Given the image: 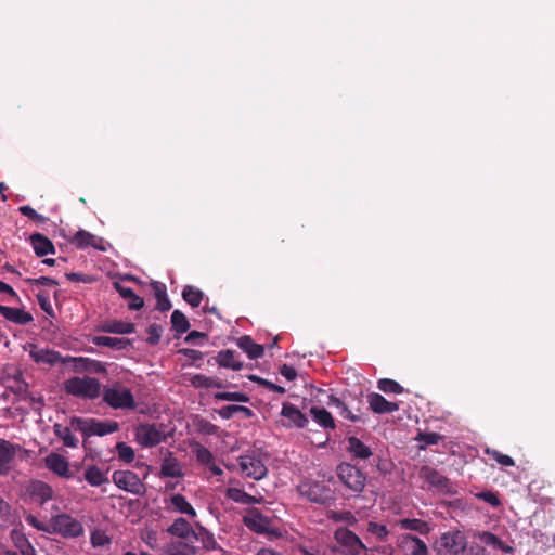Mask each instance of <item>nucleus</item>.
<instances>
[{"mask_svg":"<svg viewBox=\"0 0 555 555\" xmlns=\"http://www.w3.org/2000/svg\"><path fill=\"white\" fill-rule=\"evenodd\" d=\"M37 530L55 532L64 538H78L83 534L81 522L67 514L52 516L48 527L42 521L37 520Z\"/></svg>","mask_w":555,"mask_h":555,"instance_id":"obj_1","label":"nucleus"},{"mask_svg":"<svg viewBox=\"0 0 555 555\" xmlns=\"http://www.w3.org/2000/svg\"><path fill=\"white\" fill-rule=\"evenodd\" d=\"M73 427L82 434L83 437L105 436L119 429L116 421H102L93 417H73Z\"/></svg>","mask_w":555,"mask_h":555,"instance_id":"obj_2","label":"nucleus"},{"mask_svg":"<svg viewBox=\"0 0 555 555\" xmlns=\"http://www.w3.org/2000/svg\"><path fill=\"white\" fill-rule=\"evenodd\" d=\"M102 399L115 410H134L137 406L130 389L119 383L105 386L102 390Z\"/></svg>","mask_w":555,"mask_h":555,"instance_id":"obj_3","label":"nucleus"},{"mask_svg":"<svg viewBox=\"0 0 555 555\" xmlns=\"http://www.w3.org/2000/svg\"><path fill=\"white\" fill-rule=\"evenodd\" d=\"M334 540L338 547H334V553L343 555H362L366 552L365 544L351 530L346 527H339L334 531Z\"/></svg>","mask_w":555,"mask_h":555,"instance_id":"obj_4","label":"nucleus"},{"mask_svg":"<svg viewBox=\"0 0 555 555\" xmlns=\"http://www.w3.org/2000/svg\"><path fill=\"white\" fill-rule=\"evenodd\" d=\"M65 390L76 397L95 399L101 395V385L94 377L75 376L65 383Z\"/></svg>","mask_w":555,"mask_h":555,"instance_id":"obj_5","label":"nucleus"},{"mask_svg":"<svg viewBox=\"0 0 555 555\" xmlns=\"http://www.w3.org/2000/svg\"><path fill=\"white\" fill-rule=\"evenodd\" d=\"M297 490L300 495L313 503L328 504L335 500L333 490L323 481L305 480L298 485Z\"/></svg>","mask_w":555,"mask_h":555,"instance_id":"obj_6","label":"nucleus"},{"mask_svg":"<svg viewBox=\"0 0 555 555\" xmlns=\"http://www.w3.org/2000/svg\"><path fill=\"white\" fill-rule=\"evenodd\" d=\"M466 548L467 538L459 530L442 533L436 542L437 555H459Z\"/></svg>","mask_w":555,"mask_h":555,"instance_id":"obj_7","label":"nucleus"},{"mask_svg":"<svg viewBox=\"0 0 555 555\" xmlns=\"http://www.w3.org/2000/svg\"><path fill=\"white\" fill-rule=\"evenodd\" d=\"M244 525L253 532L267 537H280L279 529L275 527L271 517L261 514L257 509L250 511L243 518Z\"/></svg>","mask_w":555,"mask_h":555,"instance_id":"obj_8","label":"nucleus"},{"mask_svg":"<svg viewBox=\"0 0 555 555\" xmlns=\"http://www.w3.org/2000/svg\"><path fill=\"white\" fill-rule=\"evenodd\" d=\"M339 480L352 492L360 493L366 483V476L350 463H340L336 468Z\"/></svg>","mask_w":555,"mask_h":555,"instance_id":"obj_9","label":"nucleus"},{"mask_svg":"<svg viewBox=\"0 0 555 555\" xmlns=\"http://www.w3.org/2000/svg\"><path fill=\"white\" fill-rule=\"evenodd\" d=\"M418 476L428 485L429 489H435L444 494L454 493L453 485L449 478L440 474L434 467L428 465L422 466Z\"/></svg>","mask_w":555,"mask_h":555,"instance_id":"obj_10","label":"nucleus"},{"mask_svg":"<svg viewBox=\"0 0 555 555\" xmlns=\"http://www.w3.org/2000/svg\"><path fill=\"white\" fill-rule=\"evenodd\" d=\"M113 482L121 490L135 495L145 492V485L141 481L138 474L132 470H115L112 475Z\"/></svg>","mask_w":555,"mask_h":555,"instance_id":"obj_11","label":"nucleus"},{"mask_svg":"<svg viewBox=\"0 0 555 555\" xmlns=\"http://www.w3.org/2000/svg\"><path fill=\"white\" fill-rule=\"evenodd\" d=\"M237 461L242 473L248 478L260 480L268 474L267 466L255 452L241 455Z\"/></svg>","mask_w":555,"mask_h":555,"instance_id":"obj_12","label":"nucleus"},{"mask_svg":"<svg viewBox=\"0 0 555 555\" xmlns=\"http://www.w3.org/2000/svg\"><path fill=\"white\" fill-rule=\"evenodd\" d=\"M162 425L141 424L135 429V439L144 448H152L166 440Z\"/></svg>","mask_w":555,"mask_h":555,"instance_id":"obj_13","label":"nucleus"},{"mask_svg":"<svg viewBox=\"0 0 555 555\" xmlns=\"http://www.w3.org/2000/svg\"><path fill=\"white\" fill-rule=\"evenodd\" d=\"M69 243L78 249H85L87 247H93L96 250L105 251L104 240L93 235L86 230H79L69 240Z\"/></svg>","mask_w":555,"mask_h":555,"instance_id":"obj_14","label":"nucleus"},{"mask_svg":"<svg viewBox=\"0 0 555 555\" xmlns=\"http://www.w3.org/2000/svg\"><path fill=\"white\" fill-rule=\"evenodd\" d=\"M44 464L48 469L62 478H70L73 474L69 470V463L65 456L59 453H50L44 459Z\"/></svg>","mask_w":555,"mask_h":555,"instance_id":"obj_15","label":"nucleus"},{"mask_svg":"<svg viewBox=\"0 0 555 555\" xmlns=\"http://www.w3.org/2000/svg\"><path fill=\"white\" fill-rule=\"evenodd\" d=\"M168 533L171 535L183 539V542L192 543L197 539V534L190 525V522L184 518H177L170 527L167 529Z\"/></svg>","mask_w":555,"mask_h":555,"instance_id":"obj_16","label":"nucleus"},{"mask_svg":"<svg viewBox=\"0 0 555 555\" xmlns=\"http://www.w3.org/2000/svg\"><path fill=\"white\" fill-rule=\"evenodd\" d=\"M367 403L370 409L376 414L393 413L399 410L398 403L386 400L377 392H371L367 395Z\"/></svg>","mask_w":555,"mask_h":555,"instance_id":"obj_17","label":"nucleus"},{"mask_svg":"<svg viewBox=\"0 0 555 555\" xmlns=\"http://www.w3.org/2000/svg\"><path fill=\"white\" fill-rule=\"evenodd\" d=\"M401 546L408 555H428L426 543L411 533L401 535Z\"/></svg>","mask_w":555,"mask_h":555,"instance_id":"obj_18","label":"nucleus"},{"mask_svg":"<svg viewBox=\"0 0 555 555\" xmlns=\"http://www.w3.org/2000/svg\"><path fill=\"white\" fill-rule=\"evenodd\" d=\"M54 434L57 438H60L65 447L77 448L79 444V439L73 435V431H76L73 427V417L69 420L68 425L54 424L53 426Z\"/></svg>","mask_w":555,"mask_h":555,"instance_id":"obj_19","label":"nucleus"},{"mask_svg":"<svg viewBox=\"0 0 555 555\" xmlns=\"http://www.w3.org/2000/svg\"><path fill=\"white\" fill-rule=\"evenodd\" d=\"M16 450L15 444L0 438V475H4L10 470V464L16 454Z\"/></svg>","mask_w":555,"mask_h":555,"instance_id":"obj_20","label":"nucleus"},{"mask_svg":"<svg viewBox=\"0 0 555 555\" xmlns=\"http://www.w3.org/2000/svg\"><path fill=\"white\" fill-rule=\"evenodd\" d=\"M328 404L337 408L339 415L346 420L353 423L363 421L360 409H357V412H353L348 404L335 396H330Z\"/></svg>","mask_w":555,"mask_h":555,"instance_id":"obj_21","label":"nucleus"},{"mask_svg":"<svg viewBox=\"0 0 555 555\" xmlns=\"http://www.w3.org/2000/svg\"><path fill=\"white\" fill-rule=\"evenodd\" d=\"M281 415L286 417L294 426L298 428H304L308 424L307 416L292 403L283 404Z\"/></svg>","mask_w":555,"mask_h":555,"instance_id":"obj_22","label":"nucleus"},{"mask_svg":"<svg viewBox=\"0 0 555 555\" xmlns=\"http://www.w3.org/2000/svg\"><path fill=\"white\" fill-rule=\"evenodd\" d=\"M397 526L402 530L414 531L420 534L426 535L430 532L431 528L425 520L418 518H402L397 521Z\"/></svg>","mask_w":555,"mask_h":555,"instance_id":"obj_23","label":"nucleus"},{"mask_svg":"<svg viewBox=\"0 0 555 555\" xmlns=\"http://www.w3.org/2000/svg\"><path fill=\"white\" fill-rule=\"evenodd\" d=\"M115 289L126 300H128V308L131 310H139L144 306V300L138 296L130 287L124 286L119 282L114 283Z\"/></svg>","mask_w":555,"mask_h":555,"instance_id":"obj_24","label":"nucleus"},{"mask_svg":"<svg viewBox=\"0 0 555 555\" xmlns=\"http://www.w3.org/2000/svg\"><path fill=\"white\" fill-rule=\"evenodd\" d=\"M0 314L4 317L7 320L17 323V324H26L33 320L30 313L25 312L18 308H12L0 305Z\"/></svg>","mask_w":555,"mask_h":555,"instance_id":"obj_25","label":"nucleus"},{"mask_svg":"<svg viewBox=\"0 0 555 555\" xmlns=\"http://www.w3.org/2000/svg\"><path fill=\"white\" fill-rule=\"evenodd\" d=\"M347 443V450L354 459L366 460L372 455L371 448L354 436L348 437Z\"/></svg>","mask_w":555,"mask_h":555,"instance_id":"obj_26","label":"nucleus"},{"mask_svg":"<svg viewBox=\"0 0 555 555\" xmlns=\"http://www.w3.org/2000/svg\"><path fill=\"white\" fill-rule=\"evenodd\" d=\"M309 412L312 420L324 429H334L336 427L332 414L325 408L312 406Z\"/></svg>","mask_w":555,"mask_h":555,"instance_id":"obj_27","label":"nucleus"},{"mask_svg":"<svg viewBox=\"0 0 555 555\" xmlns=\"http://www.w3.org/2000/svg\"><path fill=\"white\" fill-rule=\"evenodd\" d=\"M238 347L245 351L249 359L261 358L264 353L262 345L256 344L250 336H242L237 340Z\"/></svg>","mask_w":555,"mask_h":555,"instance_id":"obj_28","label":"nucleus"},{"mask_svg":"<svg viewBox=\"0 0 555 555\" xmlns=\"http://www.w3.org/2000/svg\"><path fill=\"white\" fill-rule=\"evenodd\" d=\"M92 343L96 346H104L115 350H124L131 345V341L127 338L111 336H94Z\"/></svg>","mask_w":555,"mask_h":555,"instance_id":"obj_29","label":"nucleus"},{"mask_svg":"<svg viewBox=\"0 0 555 555\" xmlns=\"http://www.w3.org/2000/svg\"><path fill=\"white\" fill-rule=\"evenodd\" d=\"M160 476L171 478H178L183 476L181 465L179 464L177 459L172 457L170 453L162 462Z\"/></svg>","mask_w":555,"mask_h":555,"instance_id":"obj_30","label":"nucleus"},{"mask_svg":"<svg viewBox=\"0 0 555 555\" xmlns=\"http://www.w3.org/2000/svg\"><path fill=\"white\" fill-rule=\"evenodd\" d=\"M195 547L183 541L168 543L162 551V555H195Z\"/></svg>","mask_w":555,"mask_h":555,"instance_id":"obj_31","label":"nucleus"},{"mask_svg":"<svg viewBox=\"0 0 555 555\" xmlns=\"http://www.w3.org/2000/svg\"><path fill=\"white\" fill-rule=\"evenodd\" d=\"M216 361L220 366L234 371H240L243 367V363L235 359L234 351L230 349L219 351Z\"/></svg>","mask_w":555,"mask_h":555,"instance_id":"obj_32","label":"nucleus"},{"mask_svg":"<svg viewBox=\"0 0 555 555\" xmlns=\"http://www.w3.org/2000/svg\"><path fill=\"white\" fill-rule=\"evenodd\" d=\"M480 540L493 548L501 550L502 552L506 554L513 553L514 548L507 544H505L498 535H495L492 532L483 531L479 535Z\"/></svg>","mask_w":555,"mask_h":555,"instance_id":"obj_33","label":"nucleus"},{"mask_svg":"<svg viewBox=\"0 0 555 555\" xmlns=\"http://www.w3.org/2000/svg\"><path fill=\"white\" fill-rule=\"evenodd\" d=\"M135 330V325L131 322L111 321L102 326V331L115 334H131Z\"/></svg>","mask_w":555,"mask_h":555,"instance_id":"obj_34","label":"nucleus"},{"mask_svg":"<svg viewBox=\"0 0 555 555\" xmlns=\"http://www.w3.org/2000/svg\"><path fill=\"white\" fill-rule=\"evenodd\" d=\"M85 479L93 487H100L108 482L106 475L96 465H91L86 469Z\"/></svg>","mask_w":555,"mask_h":555,"instance_id":"obj_35","label":"nucleus"},{"mask_svg":"<svg viewBox=\"0 0 555 555\" xmlns=\"http://www.w3.org/2000/svg\"><path fill=\"white\" fill-rule=\"evenodd\" d=\"M170 502L175 509L181 514H185L190 517H196V511L194 507L188 502L186 498L180 493L173 494L170 499Z\"/></svg>","mask_w":555,"mask_h":555,"instance_id":"obj_36","label":"nucleus"},{"mask_svg":"<svg viewBox=\"0 0 555 555\" xmlns=\"http://www.w3.org/2000/svg\"><path fill=\"white\" fill-rule=\"evenodd\" d=\"M182 298L193 308H196L201 305L204 298V293L192 285L184 286L182 291Z\"/></svg>","mask_w":555,"mask_h":555,"instance_id":"obj_37","label":"nucleus"},{"mask_svg":"<svg viewBox=\"0 0 555 555\" xmlns=\"http://www.w3.org/2000/svg\"><path fill=\"white\" fill-rule=\"evenodd\" d=\"M225 496L236 503L250 505L257 502L256 498L238 488H228Z\"/></svg>","mask_w":555,"mask_h":555,"instance_id":"obj_38","label":"nucleus"},{"mask_svg":"<svg viewBox=\"0 0 555 555\" xmlns=\"http://www.w3.org/2000/svg\"><path fill=\"white\" fill-rule=\"evenodd\" d=\"M236 413H243L246 417L253 415V411L244 405H224L218 410V414L224 420L232 418Z\"/></svg>","mask_w":555,"mask_h":555,"instance_id":"obj_39","label":"nucleus"},{"mask_svg":"<svg viewBox=\"0 0 555 555\" xmlns=\"http://www.w3.org/2000/svg\"><path fill=\"white\" fill-rule=\"evenodd\" d=\"M171 326L178 334H183L190 328V323L183 312L175 310L171 314Z\"/></svg>","mask_w":555,"mask_h":555,"instance_id":"obj_40","label":"nucleus"},{"mask_svg":"<svg viewBox=\"0 0 555 555\" xmlns=\"http://www.w3.org/2000/svg\"><path fill=\"white\" fill-rule=\"evenodd\" d=\"M48 254H55L53 243L44 235L37 233V257H42Z\"/></svg>","mask_w":555,"mask_h":555,"instance_id":"obj_41","label":"nucleus"},{"mask_svg":"<svg viewBox=\"0 0 555 555\" xmlns=\"http://www.w3.org/2000/svg\"><path fill=\"white\" fill-rule=\"evenodd\" d=\"M377 388L385 393H402L403 387L393 379L382 378L377 382Z\"/></svg>","mask_w":555,"mask_h":555,"instance_id":"obj_42","label":"nucleus"},{"mask_svg":"<svg viewBox=\"0 0 555 555\" xmlns=\"http://www.w3.org/2000/svg\"><path fill=\"white\" fill-rule=\"evenodd\" d=\"M155 297L157 300V305H156L157 310L165 312V311H168L171 309V302L168 298V295H167V292H166V288L164 285L162 287L156 286Z\"/></svg>","mask_w":555,"mask_h":555,"instance_id":"obj_43","label":"nucleus"},{"mask_svg":"<svg viewBox=\"0 0 555 555\" xmlns=\"http://www.w3.org/2000/svg\"><path fill=\"white\" fill-rule=\"evenodd\" d=\"M116 451L118 454V459L125 463H131L134 460L135 453L132 447L128 446L126 442H117Z\"/></svg>","mask_w":555,"mask_h":555,"instance_id":"obj_44","label":"nucleus"},{"mask_svg":"<svg viewBox=\"0 0 555 555\" xmlns=\"http://www.w3.org/2000/svg\"><path fill=\"white\" fill-rule=\"evenodd\" d=\"M214 398L218 401H234L246 403L249 397L243 392H216Z\"/></svg>","mask_w":555,"mask_h":555,"instance_id":"obj_45","label":"nucleus"},{"mask_svg":"<svg viewBox=\"0 0 555 555\" xmlns=\"http://www.w3.org/2000/svg\"><path fill=\"white\" fill-rule=\"evenodd\" d=\"M54 498V490L51 486L46 482L37 481V500H40L41 504L51 501Z\"/></svg>","mask_w":555,"mask_h":555,"instance_id":"obj_46","label":"nucleus"},{"mask_svg":"<svg viewBox=\"0 0 555 555\" xmlns=\"http://www.w3.org/2000/svg\"><path fill=\"white\" fill-rule=\"evenodd\" d=\"M61 361H62V359H61V356L59 352L49 351V350L37 351V363L43 362V363H48L50 365H54L56 363H60Z\"/></svg>","mask_w":555,"mask_h":555,"instance_id":"obj_47","label":"nucleus"},{"mask_svg":"<svg viewBox=\"0 0 555 555\" xmlns=\"http://www.w3.org/2000/svg\"><path fill=\"white\" fill-rule=\"evenodd\" d=\"M367 532L375 535L380 541H385L389 534V531L385 525L374 521H370L367 524Z\"/></svg>","mask_w":555,"mask_h":555,"instance_id":"obj_48","label":"nucleus"},{"mask_svg":"<svg viewBox=\"0 0 555 555\" xmlns=\"http://www.w3.org/2000/svg\"><path fill=\"white\" fill-rule=\"evenodd\" d=\"M487 454L490 455L496 463L502 466H515V461L507 454H503L498 450L487 449Z\"/></svg>","mask_w":555,"mask_h":555,"instance_id":"obj_49","label":"nucleus"},{"mask_svg":"<svg viewBox=\"0 0 555 555\" xmlns=\"http://www.w3.org/2000/svg\"><path fill=\"white\" fill-rule=\"evenodd\" d=\"M163 327L159 324L153 323L147 327V344L155 346L159 343L162 337Z\"/></svg>","mask_w":555,"mask_h":555,"instance_id":"obj_50","label":"nucleus"},{"mask_svg":"<svg viewBox=\"0 0 555 555\" xmlns=\"http://www.w3.org/2000/svg\"><path fill=\"white\" fill-rule=\"evenodd\" d=\"M196 460L201 464L209 466L215 462V456L207 448L199 446L196 449Z\"/></svg>","mask_w":555,"mask_h":555,"instance_id":"obj_51","label":"nucleus"},{"mask_svg":"<svg viewBox=\"0 0 555 555\" xmlns=\"http://www.w3.org/2000/svg\"><path fill=\"white\" fill-rule=\"evenodd\" d=\"M327 517L334 521H356L353 514L349 511H330Z\"/></svg>","mask_w":555,"mask_h":555,"instance_id":"obj_52","label":"nucleus"},{"mask_svg":"<svg viewBox=\"0 0 555 555\" xmlns=\"http://www.w3.org/2000/svg\"><path fill=\"white\" fill-rule=\"evenodd\" d=\"M250 380L268 388L269 390H272L274 392H278V393H284L285 392V388L282 387V386H279V385H275L273 384L272 382L268 380V379H264L262 377H259L257 375H249L248 377Z\"/></svg>","mask_w":555,"mask_h":555,"instance_id":"obj_53","label":"nucleus"},{"mask_svg":"<svg viewBox=\"0 0 555 555\" xmlns=\"http://www.w3.org/2000/svg\"><path fill=\"white\" fill-rule=\"evenodd\" d=\"M416 439L424 443V446H433L437 444L442 439V436L438 433H420Z\"/></svg>","mask_w":555,"mask_h":555,"instance_id":"obj_54","label":"nucleus"},{"mask_svg":"<svg viewBox=\"0 0 555 555\" xmlns=\"http://www.w3.org/2000/svg\"><path fill=\"white\" fill-rule=\"evenodd\" d=\"M476 498L487 502L493 507H498L501 505V501L499 499V495L494 491H482L476 494Z\"/></svg>","mask_w":555,"mask_h":555,"instance_id":"obj_55","label":"nucleus"},{"mask_svg":"<svg viewBox=\"0 0 555 555\" xmlns=\"http://www.w3.org/2000/svg\"><path fill=\"white\" fill-rule=\"evenodd\" d=\"M211 377L204 374H195L191 378V384L195 388H210Z\"/></svg>","mask_w":555,"mask_h":555,"instance_id":"obj_56","label":"nucleus"},{"mask_svg":"<svg viewBox=\"0 0 555 555\" xmlns=\"http://www.w3.org/2000/svg\"><path fill=\"white\" fill-rule=\"evenodd\" d=\"M207 334L198 331H192L190 332L186 337L184 338L185 343L189 344H201V340H207Z\"/></svg>","mask_w":555,"mask_h":555,"instance_id":"obj_57","label":"nucleus"},{"mask_svg":"<svg viewBox=\"0 0 555 555\" xmlns=\"http://www.w3.org/2000/svg\"><path fill=\"white\" fill-rule=\"evenodd\" d=\"M78 361L80 363H90L91 369L89 371H92V372H95V373H103V372H105V365L101 361L90 360L88 358H79Z\"/></svg>","mask_w":555,"mask_h":555,"instance_id":"obj_58","label":"nucleus"},{"mask_svg":"<svg viewBox=\"0 0 555 555\" xmlns=\"http://www.w3.org/2000/svg\"><path fill=\"white\" fill-rule=\"evenodd\" d=\"M10 505L0 498V520L3 522L11 521L12 515Z\"/></svg>","mask_w":555,"mask_h":555,"instance_id":"obj_59","label":"nucleus"},{"mask_svg":"<svg viewBox=\"0 0 555 555\" xmlns=\"http://www.w3.org/2000/svg\"><path fill=\"white\" fill-rule=\"evenodd\" d=\"M37 301L40 305L41 309L50 317H53V308L49 300V298L38 294Z\"/></svg>","mask_w":555,"mask_h":555,"instance_id":"obj_60","label":"nucleus"},{"mask_svg":"<svg viewBox=\"0 0 555 555\" xmlns=\"http://www.w3.org/2000/svg\"><path fill=\"white\" fill-rule=\"evenodd\" d=\"M280 374L287 380H294L297 376L296 370L292 365L283 364L280 369Z\"/></svg>","mask_w":555,"mask_h":555,"instance_id":"obj_61","label":"nucleus"},{"mask_svg":"<svg viewBox=\"0 0 555 555\" xmlns=\"http://www.w3.org/2000/svg\"><path fill=\"white\" fill-rule=\"evenodd\" d=\"M178 352L182 353L183 356L188 357L193 361L202 360L204 356L203 352H201L199 350L189 348L180 349Z\"/></svg>","mask_w":555,"mask_h":555,"instance_id":"obj_62","label":"nucleus"},{"mask_svg":"<svg viewBox=\"0 0 555 555\" xmlns=\"http://www.w3.org/2000/svg\"><path fill=\"white\" fill-rule=\"evenodd\" d=\"M66 278L72 282L90 283L92 281V279L89 275H85L82 273L77 272L66 273Z\"/></svg>","mask_w":555,"mask_h":555,"instance_id":"obj_63","label":"nucleus"},{"mask_svg":"<svg viewBox=\"0 0 555 555\" xmlns=\"http://www.w3.org/2000/svg\"><path fill=\"white\" fill-rule=\"evenodd\" d=\"M464 555H488L487 551L483 546L479 544H472L469 547L466 548L464 552Z\"/></svg>","mask_w":555,"mask_h":555,"instance_id":"obj_64","label":"nucleus"}]
</instances>
